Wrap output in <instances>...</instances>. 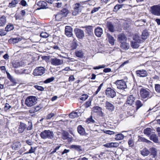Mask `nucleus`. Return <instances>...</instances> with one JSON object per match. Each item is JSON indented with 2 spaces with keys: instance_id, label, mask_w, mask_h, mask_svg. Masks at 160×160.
<instances>
[{
  "instance_id": "nucleus-1",
  "label": "nucleus",
  "mask_w": 160,
  "mask_h": 160,
  "mask_svg": "<svg viewBox=\"0 0 160 160\" xmlns=\"http://www.w3.org/2000/svg\"><path fill=\"white\" fill-rule=\"evenodd\" d=\"M40 136L42 139H52L54 137V134L52 131L49 130H45L40 133Z\"/></svg>"
},
{
  "instance_id": "nucleus-2",
  "label": "nucleus",
  "mask_w": 160,
  "mask_h": 160,
  "mask_svg": "<svg viewBox=\"0 0 160 160\" xmlns=\"http://www.w3.org/2000/svg\"><path fill=\"white\" fill-rule=\"evenodd\" d=\"M37 99L35 96L28 97L25 101V104L28 107H31L37 103Z\"/></svg>"
},
{
  "instance_id": "nucleus-3",
  "label": "nucleus",
  "mask_w": 160,
  "mask_h": 160,
  "mask_svg": "<svg viewBox=\"0 0 160 160\" xmlns=\"http://www.w3.org/2000/svg\"><path fill=\"white\" fill-rule=\"evenodd\" d=\"M140 93L141 97L143 99L150 98L152 97V96L150 95V90L148 89L141 88Z\"/></svg>"
},
{
  "instance_id": "nucleus-4",
  "label": "nucleus",
  "mask_w": 160,
  "mask_h": 160,
  "mask_svg": "<svg viewBox=\"0 0 160 160\" xmlns=\"http://www.w3.org/2000/svg\"><path fill=\"white\" fill-rule=\"evenodd\" d=\"M83 7L79 3L75 4L74 5V10L72 12V15L76 16L80 12Z\"/></svg>"
},
{
  "instance_id": "nucleus-5",
  "label": "nucleus",
  "mask_w": 160,
  "mask_h": 160,
  "mask_svg": "<svg viewBox=\"0 0 160 160\" xmlns=\"http://www.w3.org/2000/svg\"><path fill=\"white\" fill-rule=\"evenodd\" d=\"M151 13L156 16H160V5H154L150 8Z\"/></svg>"
},
{
  "instance_id": "nucleus-6",
  "label": "nucleus",
  "mask_w": 160,
  "mask_h": 160,
  "mask_svg": "<svg viewBox=\"0 0 160 160\" xmlns=\"http://www.w3.org/2000/svg\"><path fill=\"white\" fill-rule=\"evenodd\" d=\"M45 68L43 67H37L34 70L33 74L35 76H41L45 73Z\"/></svg>"
},
{
  "instance_id": "nucleus-7",
  "label": "nucleus",
  "mask_w": 160,
  "mask_h": 160,
  "mask_svg": "<svg viewBox=\"0 0 160 160\" xmlns=\"http://www.w3.org/2000/svg\"><path fill=\"white\" fill-rule=\"evenodd\" d=\"M117 88L120 89H124L127 88L126 83L123 80H117L115 82Z\"/></svg>"
},
{
  "instance_id": "nucleus-8",
  "label": "nucleus",
  "mask_w": 160,
  "mask_h": 160,
  "mask_svg": "<svg viewBox=\"0 0 160 160\" xmlns=\"http://www.w3.org/2000/svg\"><path fill=\"white\" fill-rule=\"evenodd\" d=\"M105 93L107 97L113 98L116 96L115 91L110 88H108L106 90Z\"/></svg>"
},
{
  "instance_id": "nucleus-9",
  "label": "nucleus",
  "mask_w": 160,
  "mask_h": 160,
  "mask_svg": "<svg viewBox=\"0 0 160 160\" xmlns=\"http://www.w3.org/2000/svg\"><path fill=\"white\" fill-rule=\"evenodd\" d=\"M50 62L52 64L57 66L61 65L63 63V60L56 58H52L50 59Z\"/></svg>"
},
{
  "instance_id": "nucleus-10",
  "label": "nucleus",
  "mask_w": 160,
  "mask_h": 160,
  "mask_svg": "<svg viewBox=\"0 0 160 160\" xmlns=\"http://www.w3.org/2000/svg\"><path fill=\"white\" fill-rule=\"evenodd\" d=\"M74 32L77 37L79 39H82L84 36V33L83 31L79 28H75Z\"/></svg>"
},
{
  "instance_id": "nucleus-11",
  "label": "nucleus",
  "mask_w": 160,
  "mask_h": 160,
  "mask_svg": "<svg viewBox=\"0 0 160 160\" xmlns=\"http://www.w3.org/2000/svg\"><path fill=\"white\" fill-rule=\"evenodd\" d=\"M136 73L137 76L140 77H145L148 76V73L145 70L141 69L137 70Z\"/></svg>"
},
{
  "instance_id": "nucleus-12",
  "label": "nucleus",
  "mask_w": 160,
  "mask_h": 160,
  "mask_svg": "<svg viewBox=\"0 0 160 160\" xmlns=\"http://www.w3.org/2000/svg\"><path fill=\"white\" fill-rule=\"evenodd\" d=\"M105 107L106 109L108 110L110 112L113 111L115 108L114 105L108 101H106V102Z\"/></svg>"
},
{
  "instance_id": "nucleus-13",
  "label": "nucleus",
  "mask_w": 160,
  "mask_h": 160,
  "mask_svg": "<svg viewBox=\"0 0 160 160\" xmlns=\"http://www.w3.org/2000/svg\"><path fill=\"white\" fill-rule=\"evenodd\" d=\"M65 33L66 35L68 37H71L72 35V29L71 27L66 26L65 27Z\"/></svg>"
},
{
  "instance_id": "nucleus-14",
  "label": "nucleus",
  "mask_w": 160,
  "mask_h": 160,
  "mask_svg": "<svg viewBox=\"0 0 160 160\" xmlns=\"http://www.w3.org/2000/svg\"><path fill=\"white\" fill-rule=\"evenodd\" d=\"M118 40L120 42H127V39L125 34L121 33L118 35Z\"/></svg>"
},
{
  "instance_id": "nucleus-15",
  "label": "nucleus",
  "mask_w": 160,
  "mask_h": 160,
  "mask_svg": "<svg viewBox=\"0 0 160 160\" xmlns=\"http://www.w3.org/2000/svg\"><path fill=\"white\" fill-rule=\"evenodd\" d=\"M135 100V98L132 95H130L128 98L126 104H128L130 106H131Z\"/></svg>"
},
{
  "instance_id": "nucleus-16",
  "label": "nucleus",
  "mask_w": 160,
  "mask_h": 160,
  "mask_svg": "<svg viewBox=\"0 0 160 160\" xmlns=\"http://www.w3.org/2000/svg\"><path fill=\"white\" fill-rule=\"evenodd\" d=\"M94 32L95 35L98 37H100L102 34V30L100 27H97L95 30Z\"/></svg>"
},
{
  "instance_id": "nucleus-17",
  "label": "nucleus",
  "mask_w": 160,
  "mask_h": 160,
  "mask_svg": "<svg viewBox=\"0 0 160 160\" xmlns=\"http://www.w3.org/2000/svg\"><path fill=\"white\" fill-rule=\"evenodd\" d=\"M77 131L78 133L81 135H85L86 132L85 129L81 125H79L77 128Z\"/></svg>"
},
{
  "instance_id": "nucleus-18",
  "label": "nucleus",
  "mask_w": 160,
  "mask_h": 160,
  "mask_svg": "<svg viewBox=\"0 0 160 160\" xmlns=\"http://www.w3.org/2000/svg\"><path fill=\"white\" fill-rule=\"evenodd\" d=\"M75 54L77 57L80 58H82L84 56V53L82 50H76Z\"/></svg>"
},
{
  "instance_id": "nucleus-19",
  "label": "nucleus",
  "mask_w": 160,
  "mask_h": 160,
  "mask_svg": "<svg viewBox=\"0 0 160 160\" xmlns=\"http://www.w3.org/2000/svg\"><path fill=\"white\" fill-rule=\"evenodd\" d=\"M120 48L123 49L127 50L129 49V44L126 42L121 43Z\"/></svg>"
},
{
  "instance_id": "nucleus-20",
  "label": "nucleus",
  "mask_w": 160,
  "mask_h": 160,
  "mask_svg": "<svg viewBox=\"0 0 160 160\" xmlns=\"http://www.w3.org/2000/svg\"><path fill=\"white\" fill-rule=\"evenodd\" d=\"M70 148L79 152H81L82 151V147L80 145H72L70 146Z\"/></svg>"
},
{
  "instance_id": "nucleus-21",
  "label": "nucleus",
  "mask_w": 160,
  "mask_h": 160,
  "mask_svg": "<svg viewBox=\"0 0 160 160\" xmlns=\"http://www.w3.org/2000/svg\"><path fill=\"white\" fill-rule=\"evenodd\" d=\"M26 128V124L23 123L21 122L18 128L19 133H22L24 132Z\"/></svg>"
},
{
  "instance_id": "nucleus-22",
  "label": "nucleus",
  "mask_w": 160,
  "mask_h": 160,
  "mask_svg": "<svg viewBox=\"0 0 160 160\" xmlns=\"http://www.w3.org/2000/svg\"><path fill=\"white\" fill-rule=\"evenodd\" d=\"M6 23V18L4 16H2L0 18V27L4 26Z\"/></svg>"
},
{
  "instance_id": "nucleus-23",
  "label": "nucleus",
  "mask_w": 160,
  "mask_h": 160,
  "mask_svg": "<svg viewBox=\"0 0 160 160\" xmlns=\"http://www.w3.org/2000/svg\"><path fill=\"white\" fill-rule=\"evenodd\" d=\"M107 36L109 43L112 45H114L115 40L113 37L111 36L109 33H107Z\"/></svg>"
},
{
  "instance_id": "nucleus-24",
  "label": "nucleus",
  "mask_w": 160,
  "mask_h": 160,
  "mask_svg": "<svg viewBox=\"0 0 160 160\" xmlns=\"http://www.w3.org/2000/svg\"><path fill=\"white\" fill-rule=\"evenodd\" d=\"M141 153L143 156H148L150 153V152L146 148H145L140 151Z\"/></svg>"
},
{
  "instance_id": "nucleus-25",
  "label": "nucleus",
  "mask_w": 160,
  "mask_h": 160,
  "mask_svg": "<svg viewBox=\"0 0 160 160\" xmlns=\"http://www.w3.org/2000/svg\"><path fill=\"white\" fill-rule=\"evenodd\" d=\"M20 142H15L11 146L12 149L14 150H17L18 148H20Z\"/></svg>"
},
{
  "instance_id": "nucleus-26",
  "label": "nucleus",
  "mask_w": 160,
  "mask_h": 160,
  "mask_svg": "<svg viewBox=\"0 0 160 160\" xmlns=\"http://www.w3.org/2000/svg\"><path fill=\"white\" fill-rule=\"evenodd\" d=\"M21 40L22 39L20 38H17L9 39L8 40V42L10 43H18V42L21 41Z\"/></svg>"
},
{
  "instance_id": "nucleus-27",
  "label": "nucleus",
  "mask_w": 160,
  "mask_h": 160,
  "mask_svg": "<svg viewBox=\"0 0 160 160\" xmlns=\"http://www.w3.org/2000/svg\"><path fill=\"white\" fill-rule=\"evenodd\" d=\"M85 28L86 30L87 33L89 35L92 33L93 28V27L91 26H88L84 27Z\"/></svg>"
},
{
  "instance_id": "nucleus-28",
  "label": "nucleus",
  "mask_w": 160,
  "mask_h": 160,
  "mask_svg": "<svg viewBox=\"0 0 160 160\" xmlns=\"http://www.w3.org/2000/svg\"><path fill=\"white\" fill-rule=\"evenodd\" d=\"M141 43L137 41H133L131 42V45L133 48H137L139 46V44Z\"/></svg>"
},
{
  "instance_id": "nucleus-29",
  "label": "nucleus",
  "mask_w": 160,
  "mask_h": 160,
  "mask_svg": "<svg viewBox=\"0 0 160 160\" xmlns=\"http://www.w3.org/2000/svg\"><path fill=\"white\" fill-rule=\"evenodd\" d=\"M107 26L109 31L111 32H113L114 31V28L113 25L111 22H108Z\"/></svg>"
},
{
  "instance_id": "nucleus-30",
  "label": "nucleus",
  "mask_w": 160,
  "mask_h": 160,
  "mask_svg": "<svg viewBox=\"0 0 160 160\" xmlns=\"http://www.w3.org/2000/svg\"><path fill=\"white\" fill-rule=\"evenodd\" d=\"M150 139L153 141L154 142L157 143L158 142V137L155 134H152L150 137Z\"/></svg>"
},
{
  "instance_id": "nucleus-31",
  "label": "nucleus",
  "mask_w": 160,
  "mask_h": 160,
  "mask_svg": "<svg viewBox=\"0 0 160 160\" xmlns=\"http://www.w3.org/2000/svg\"><path fill=\"white\" fill-rule=\"evenodd\" d=\"M133 40L134 41L142 43L143 41L140 38L138 34H136L133 37Z\"/></svg>"
},
{
  "instance_id": "nucleus-32",
  "label": "nucleus",
  "mask_w": 160,
  "mask_h": 160,
  "mask_svg": "<svg viewBox=\"0 0 160 160\" xmlns=\"http://www.w3.org/2000/svg\"><path fill=\"white\" fill-rule=\"evenodd\" d=\"M151 153V155H152L153 158H155L157 155V152L156 149L152 147L150 149Z\"/></svg>"
},
{
  "instance_id": "nucleus-33",
  "label": "nucleus",
  "mask_w": 160,
  "mask_h": 160,
  "mask_svg": "<svg viewBox=\"0 0 160 160\" xmlns=\"http://www.w3.org/2000/svg\"><path fill=\"white\" fill-rule=\"evenodd\" d=\"M38 5L41 7V8H43L47 6V4L44 1H40L38 2Z\"/></svg>"
},
{
  "instance_id": "nucleus-34",
  "label": "nucleus",
  "mask_w": 160,
  "mask_h": 160,
  "mask_svg": "<svg viewBox=\"0 0 160 160\" xmlns=\"http://www.w3.org/2000/svg\"><path fill=\"white\" fill-rule=\"evenodd\" d=\"M62 138L63 139L66 140L68 138L69 133L63 130L62 132Z\"/></svg>"
},
{
  "instance_id": "nucleus-35",
  "label": "nucleus",
  "mask_w": 160,
  "mask_h": 160,
  "mask_svg": "<svg viewBox=\"0 0 160 160\" xmlns=\"http://www.w3.org/2000/svg\"><path fill=\"white\" fill-rule=\"evenodd\" d=\"M63 17H64V16L59 12L55 15V17L56 20L58 21H61Z\"/></svg>"
},
{
  "instance_id": "nucleus-36",
  "label": "nucleus",
  "mask_w": 160,
  "mask_h": 160,
  "mask_svg": "<svg viewBox=\"0 0 160 160\" xmlns=\"http://www.w3.org/2000/svg\"><path fill=\"white\" fill-rule=\"evenodd\" d=\"M64 17L67 16L69 13L68 10L66 8H63L62 10L59 12Z\"/></svg>"
},
{
  "instance_id": "nucleus-37",
  "label": "nucleus",
  "mask_w": 160,
  "mask_h": 160,
  "mask_svg": "<svg viewBox=\"0 0 160 160\" xmlns=\"http://www.w3.org/2000/svg\"><path fill=\"white\" fill-rule=\"evenodd\" d=\"M18 0H12L11 3H10L8 7L10 8L14 7L16 5L18 4Z\"/></svg>"
},
{
  "instance_id": "nucleus-38",
  "label": "nucleus",
  "mask_w": 160,
  "mask_h": 160,
  "mask_svg": "<svg viewBox=\"0 0 160 160\" xmlns=\"http://www.w3.org/2000/svg\"><path fill=\"white\" fill-rule=\"evenodd\" d=\"M14 28V27L12 24H8L5 28V31L7 32L13 30Z\"/></svg>"
},
{
  "instance_id": "nucleus-39",
  "label": "nucleus",
  "mask_w": 160,
  "mask_h": 160,
  "mask_svg": "<svg viewBox=\"0 0 160 160\" xmlns=\"http://www.w3.org/2000/svg\"><path fill=\"white\" fill-rule=\"evenodd\" d=\"M124 137V136L122 134L120 133L115 135V139L117 140H120L123 139Z\"/></svg>"
},
{
  "instance_id": "nucleus-40",
  "label": "nucleus",
  "mask_w": 160,
  "mask_h": 160,
  "mask_svg": "<svg viewBox=\"0 0 160 160\" xmlns=\"http://www.w3.org/2000/svg\"><path fill=\"white\" fill-rule=\"evenodd\" d=\"M148 36L149 33L146 30L144 31L142 33V38L143 39H145Z\"/></svg>"
},
{
  "instance_id": "nucleus-41",
  "label": "nucleus",
  "mask_w": 160,
  "mask_h": 160,
  "mask_svg": "<svg viewBox=\"0 0 160 160\" xmlns=\"http://www.w3.org/2000/svg\"><path fill=\"white\" fill-rule=\"evenodd\" d=\"M69 116L70 118H75L78 117V112H72L69 114Z\"/></svg>"
},
{
  "instance_id": "nucleus-42",
  "label": "nucleus",
  "mask_w": 160,
  "mask_h": 160,
  "mask_svg": "<svg viewBox=\"0 0 160 160\" xmlns=\"http://www.w3.org/2000/svg\"><path fill=\"white\" fill-rule=\"evenodd\" d=\"M22 62H19L18 61H15L13 63V66L14 68H17L22 66Z\"/></svg>"
},
{
  "instance_id": "nucleus-43",
  "label": "nucleus",
  "mask_w": 160,
  "mask_h": 160,
  "mask_svg": "<svg viewBox=\"0 0 160 160\" xmlns=\"http://www.w3.org/2000/svg\"><path fill=\"white\" fill-rule=\"evenodd\" d=\"M136 108L138 109L142 106L143 104L140 100H138L136 102Z\"/></svg>"
},
{
  "instance_id": "nucleus-44",
  "label": "nucleus",
  "mask_w": 160,
  "mask_h": 160,
  "mask_svg": "<svg viewBox=\"0 0 160 160\" xmlns=\"http://www.w3.org/2000/svg\"><path fill=\"white\" fill-rule=\"evenodd\" d=\"M144 132L145 134L148 135H149L151 133L152 129L150 128H147L144 129Z\"/></svg>"
},
{
  "instance_id": "nucleus-45",
  "label": "nucleus",
  "mask_w": 160,
  "mask_h": 160,
  "mask_svg": "<svg viewBox=\"0 0 160 160\" xmlns=\"http://www.w3.org/2000/svg\"><path fill=\"white\" fill-rule=\"evenodd\" d=\"M78 46V44L76 42V40L74 39L71 45V48L72 49H74L76 48Z\"/></svg>"
},
{
  "instance_id": "nucleus-46",
  "label": "nucleus",
  "mask_w": 160,
  "mask_h": 160,
  "mask_svg": "<svg viewBox=\"0 0 160 160\" xmlns=\"http://www.w3.org/2000/svg\"><path fill=\"white\" fill-rule=\"evenodd\" d=\"M11 107V106L9 105V104L8 103H6L5 104V106L4 108V110L5 111H7L8 110H9L10 108Z\"/></svg>"
},
{
  "instance_id": "nucleus-47",
  "label": "nucleus",
  "mask_w": 160,
  "mask_h": 160,
  "mask_svg": "<svg viewBox=\"0 0 160 160\" xmlns=\"http://www.w3.org/2000/svg\"><path fill=\"white\" fill-rule=\"evenodd\" d=\"M54 79L53 77H52L50 78H48L46 80L44 81V82L45 83H48L52 82Z\"/></svg>"
},
{
  "instance_id": "nucleus-48",
  "label": "nucleus",
  "mask_w": 160,
  "mask_h": 160,
  "mask_svg": "<svg viewBox=\"0 0 160 160\" xmlns=\"http://www.w3.org/2000/svg\"><path fill=\"white\" fill-rule=\"evenodd\" d=\"M122 6V5L117 4L115 6L114 9L113 11L116 12L119 9L121 8Z\"/></svg>"
},
{
  "instance_id": "nucleus-49",
  "label": "nucleus",
  "mask_w": 160,
  "mask_h": 160,
  "mask_svg": "<svg viewBox=\"0 0 160 160\" xmlns=\"http://www.w3.org/2000/svg\"><path fill=\"white\" fill-rule=\"evenodd\" d=\"M155 88L156 91L158 93H160V84H155Z\"/></svg>"
},
{
  "instance_id": "nucleus-50",
  "label": "nucleus",
  "mask_w": 160,
  "mask_h": 160,
  "mask_svg": "<svg viewBox=\"0 0 160 160\" xmlns=\"http://www.w3.org/2000/svg\"><path fill=\"white\" fill-rule=\"evenodd\" d=\"M40 36L43 38H46L49 36V34L46 32H42L40 34Z\"/></svg>"
},
{
  "instance_id": "nucleus-51",
  "label": "nucleus",
  "mask_w": 160,
  "mask_h": 160,
  "mask_svg": "<svg viewBox=\"0 0 160 160\" xmlns=\"http://www.w3.org/2000/svg\"><path fill=\"white\" fill-rule=\"evenodd\" d=\"M86 122L88 123L92 122V123H94L95 122V120L93 119L92 118V116H91L90 118H88L86 120Z\"/></svg>"
},
{
  "instance_id": "nucleus-52",
  "label": "nucleus",
  "mask_w": 160,
  "mask_h": 160,
  "mask_svg": "<svg viewBox=\"0 0 160 160\" xmlns=\"http://www.w3.org/2000/svg\"><path fill=\"white\" fill-rule=\"evenodd\" d=\"M88 97V95L87 94H83L81 96L80 99L83 101H84L87 99Z\"/></svg>"
},
{
  "instance_id": "nucleus-53",
  "label": "nucleus",
  "mask_w": 160,
  "mask_h": 160,
  "mask_svg": "<svg viewBox=\"0 0 160 160\" xmlns=\"http://www.w3.org/2000/svg\"><path fill=\"white\" fill-rule=\"evenodd\" d=\"M37 147H31V149L29 150L28 152H27V153H34Z\"/></svg>"
},
{
  "instance_id": "nucleus-54",
  "label": "nucleus",
  "mask_w": 160,
  "mask_h": 160,
  "mask_svg": "<svg viewBox=\"0 0 160 160\" xmlns=\"http://www.w3.org/2000/svg\"><path fill=\"white\" fill-rule=\"evenodd\" d=\"M93 110L95 112H98L101 111L102 110L101 108L98 106H96L93 108Z\"/></svg>"
},
{
  "instance_id": "nucleus-55",
  "label": "nucleus",
  "mask_w": 160,
  "mask_h": 160,
  "mask_svg": "<svg viewBox=\"0 0 160 160\" xmlns=\"http://www.w3.org/2000/svg\"><path fill=\"white\" fill-rule=\"evenodd\" d=\"M100 8H101L99 7L97 8H94L92 10L91 13L92 14L98 12Z\"/></svg>"
},
{
  "instance_id": "nucleus-56",
  "label": "nucleus",
  "mask_w": 160,
  "mask_h": 160,
  "mask_svg": "<svg viewBox=\"0 0 160 160\" xmlns=\"http://www.w3.org/2000/svg\"><path fill=\"white\" fill-rule=\"evenodd\" d=\"M34 87L40 91H43L44 90V88L43 87L41 86L36 85H35Z\"/></svg>"
},
{
  "instance_id": "nucleus-57",
  "label": "nucleus",
  "mask_w": 160,
  "mask_h": 160,
  "mask_svg": "<svg viewBox=\"0 0 160 160\" xmlns=\"http://www.w3.org/2000/svg\"><path fill=\"white\" fill-rule=\"evenodd\" d=\"M54 116V114L52 113H51L48 114L46 117L47 119H50Z\"/></svg>"
},
{
  "instance_id": "nucleus-58",
  "label": "nucleus",
  "mask_w": 160,
  "mask_h": 160,
  "mask_svg": "<svg viewBox=\"0 0 160 160\" xmlns=\"http://www.w3.org/2000/svg\"><path fill=\"white\" fill-rule=\"evenodd\" d=\"M106 67V66L105 65H99L96 67H95L93 68V69L94 70L98 69L101 68H104Z\"/></svg>"
},
{
  "instance_id": "nucleus-59",
  "label": "nucleus",
  "mask_w": 160,
  "mask_h": 160,
  "mask_svg": "<svg viewBox=\"0 0 160 160\" xmlns=\"http://www.w3.org/2000/svg\"><path fill=\"white\" fill-rule=\"evenodd\" d=\"M104 146L107 148H110L112 147V142H110L104 144Z\"/></svg>"
},
{
  "instance_id": "nucleus-60",
  "label": "nucleus",
  "mask_w": 160,
  "mask_h": 160,
  "mask_svg": "<svg viewBox=\"0 0 160 160\" xmlns=\"http://www.w3.org/2000/svg\"><path fill=\"white\" fill-rule=\"evenodd\" d=\"M20 4L23 6H25L27 5L26 2L24 0H22L20 2Z\"/></svg>"
},
{
  "instance_id": "nucleus-61",
  "label": "nucleus",
  "mask_w": 160,
  "mask_h": 160,
  "mask_svg": "<svg viewBox=\"0 0 160 160\" xmlns=\"http://www.w3.org/2000/svg\"><path fill=\"white\" fill-rule=\"evenodd\" d=\"M128 144L129 147H132L134 145L133 142L132 140L130 139L128 141Z\"/></svg>"
},
{
  "instance_id": "nucleus-62",
  "label": "nucleus",
  "mask_w": 160,
  "mask_h": 160,
  "mask_svg": "<svg viewBox=\"0 0 160 160\" xmlns=\"http://www.w3.org/2000/svg\"><path fill=\"white\" fill-rule=\"evenodd\" d=\"M19 73L28 74L29 72L26 69H24L22 71L21 70V72H19Z\"/></svg>"
},
{
  "instance_id": "nucleus-63",
  "label": "nucleus",
  "mask_w": 160,
  "mask_h": 160,
  "mask_svg": "<svg viewBox=\"0 0 160 160\" xmlns=\"http://www.w3.org/2000/svg\"><path fill=\"white\" fill-rule=\"evenodd\" d=\"M29 126L27 128V130H31L32 128V122H28Z\"/></svg>"
},
{
  "instance_id": "nucleus-64",
  "label": "nucleus",
  "mask_w": 160,
  "mask_h": 160,
  "mask_svg": "<svg viewBox=\"0 0 160 160\" xmlns=\"http://www.w3.org/2000/svg\"><path fill=\"white\" fill-rule=\"evenodd\" d=\"M111 71V70L110 68H105L103 70V72L105 73L110 72Z\"/></svg>"
}]
</instances>
